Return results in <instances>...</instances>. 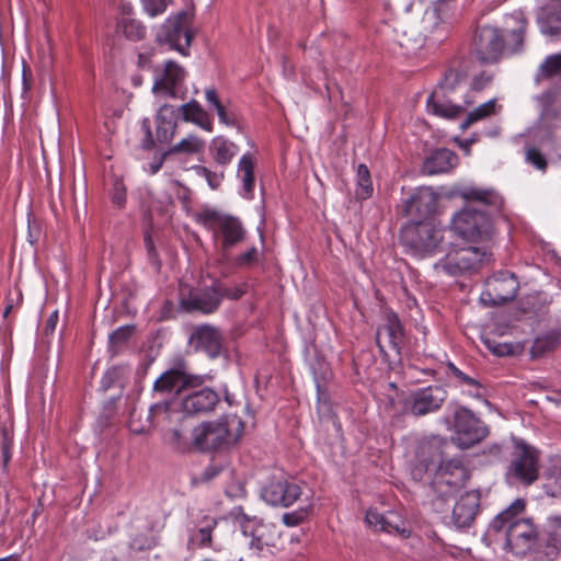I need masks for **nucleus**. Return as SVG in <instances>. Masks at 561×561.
Returning a JSON list of instances; mask_svg holds the SVG:
<instances>
[{"label": "nucleus", "instance_id": "f257e3e1", "mask_svg": "<svg viewBox=\"0 0 561 561\" xmlns=\"http://www.w3.org/2000/svg\"><path fill=\"white\" fill-rule=\"evenodd\" d=\"M489 81V78L476 76L468 89L466 75L455 69L447 70L427 99L428 112L446 119L459 117L473 104L474 93L481 91Z\"/></svg>", "mask_w": 561, "mask_h": 561}, {"label": "nucleus", "instance_id": "f03ea898", "mask_svg": "<svg viewBox=\"0 0 561 561\" xmlns=\"http://www.w3.org/2000/svg\"><path fill=\"white\" fill-rule=\"evenodd\" d=\"M524 510V500L517 499L499 513L489 526L490 533L505 535L506 547L516 556H524L530 551L538 537L531 519L519 517Z\"/></svg>", "mask_w": 561, "mask_h": 561}, {"label": "nucleus", "instance_id": "7ed1b4c3", "mask_svg": "<svg viewBox=\"0 0 561 561\" xmlns=\"http://www.w3.org/2000/svg\"><path fill=\"white\" fill-rule=\"evenodd\" d=\"M244 423L232 415L219 422H204L193 432V444L201 451H211L229 447L242 436Z\"/></svg>", "mask_w": 561, "mask_h": 561}, {"label": "nucleus", "instance_id": "20e7f679", "mask_svg": "<svg viewBox=\"0 0 561 561\" xmlns=\"http://www.w3.org/2000/svg\"><path fill=\"white\" fill-rule=\"evenodd\" d=\"M196 221L220 239V249L225 254L245 238L247 230L237 217L206 209L197 215Z\"/></svg>", "mask_w": 561, "mask_h": 561}, {"label": "nucleus", "instance_id": "39448f33", "mask_svg": "<svg viewBox=\"0 0 561 561\" xmlns=\"http://www.w3.org/2000/svg\"><path fill=\"white\" fill-rule=\"evenodd\" d=\"M450 229L466 241L483 242L493 233V221L486 210L467 206L453 216Z\"/></svg>", "mask_w": 561, "mask_h": 561}, {"label": "nucleus", "instance_id": "423d86ee", "mask_svg": "<svg viewBox=\"0 0 561 561\" xmlns=\"http://www.w3.org/2000/svg\"><path fill=\"white\" fill-rule=\"evenodd\" d=\"M193 38L192 15L186 11L170 15L156 33L158 44L168 45L169 49L176 50L184 57L190 56Z\"/></svg>", "mask_w": 561, "mask_h": 561}, {"label": "nucleus", "instance_id": "0eeeda50", "mask_svg": "<svg viewBox=\"0 0 561 561\" xmlns=\"http://www.w3.org/2000/svg\"><path fill=\"white\" fill-rule=\"evenodd\" d=\"M402 242L415 254H432L443 241V230L433 218L408 224L401 231Z\"/></svg>", "mask_w": 561, "mask_h": 561}, {"label": "nucleus", "instance_id": "6e6552de", "mask_svg": "<svg viewBox=\"0 0 561 561\" xmlns=\"http://www.w3.org/2000/svg\"><path fill=\"white\" fill-rule=\"evenodd\" d=\"M490 256L491 253L485 247L453 248L436 264V268L442 270L447 275L458 276L479 270L489 261Z\"/></svg>", "mask_w": 561, "mask_h": 561}, {"label": "nucleus", "instance_id": "1a4fd4ad", "mask_svg": "<svg viewBox=\"0 0 561 561\" xmlns=\"http://www.w3.org/2000/svg\"><path fill=\"white\" fill-rule=\"evenodd\" d=\"M510 473L525 486L535 483L539 478V451L523 440L516 442Z\"/></svg>", "mask_w": 561, "mask_h": 561}, {"label": "nucleus", "instance_id": "9d476101", "mask_svg": "<svg viewBox=\"0 0 561 561\" xmlns=\"http://www.w3.org/2000/svg\"><path fill=\"white\" fill-rule=\"evenodd\" d=\"M454 430L458 445L470 448L489 435L488 426L468 408L459 407L454 413Z\"/></svg>", "mask_w": 561, "mask_h": 561}, {"label": "nucleus", "instance_id": "9b49d317", "mask_svg": "<svg viewBox=\"0 0 561 561\" xmlns=\"http://www.w3.org/2000/svg\"><path fill=\"white\" fill-rule=\"evenodd\" d=\"M519 288V283L514 273L500 271L485 280L481 300L485 305L501 306L513 300Z\"/></svg>", "mask_w": 561, "mask_h": 561}, {"label": "nucleus", "instance_id": "f8f14e48", "mask_svg": "<svg viewBox=\"0 0 561 561\" xmlns=\"http://www.w3.org/2000/svg\"><path fill=\"white\" fill-rule=\"evenodd\" d=\"M447 399V390L437 385L420 388L410 393L404 402V411L420 417L437 412Z\"/></svg>", "mask_w": 561, "mask_h": 561}, {"label": "nucleus", "instance_id": "ddd939ff", "mask_svg": "<svg viewBox=\"0 0 561 561\" xmlns=\"http://www.w3.org/2000/svg\"><path fill=\"white\" fill-rule=\"evenodd\" d=\"M473 46L476 55L481 62H495L505 48L503 33L494 26H478L473 37Z\"/></svg>", "mask_w": 561, "mask_h": 561}, {"label": "nucleus", "instance_id": "4468645a", "mask_svg": "<svg viewBox=\"0 0 561 561\" xmlns=\"http://www.w3.org/2000/svg\"><path fill=\"white\" fill-rule=\"evenodd\" d=\"M405 341V330L394 311L385 313V322L377 328L376 344L380 354L388 356L387 347L394 353L396 356L401 355V350Z\"/></svg>", "mask_w": 561, "mask_h": 561}, {"label": "nucleus", "instance_id": "2eb2a0df", "mask_svg": "<svg viewBox=\"0 0 561 561\" xmlns=\"http://www.w3.org/2000/svg\"><path fill=\"white\" fill-rule=\"evenodd\" d=\"M185 78V69L176 61L168 60L162 70L156 72L152 91L157 94L176 98Z\"/></svg>", "mask_w": 561, "mask_h": 561}, {"label": "nucleus", "instance_id": "dca6fc26", "mask_svg": "<svg viewBox=\"0 0 561 561\" xmlns=\"http://www.w3.org/2000/svg\"><path fill=\"white\" fill-rule=\"evenodd\" d=\"M300 495L299 484L287 480L273 481L262 492V497L266 503L284 507L293 505Z\"/></svg>", "mask_w": 561, "mask_h": 561}, {"label": "nucleus", "instance_id": "f3484780", "mask_svg": "<svg viewBox=\"0 0 561 561\" xmlns=\"http://www.w3.org/2000/svg\"><path fill=\"white\" fill-rule=\"evenodd\" d=\"M456 195L468 203L478 204L489 214L500 211L503 205L501 195L493 188L466 185L457 188Z\"/></svg>", "mask_w": 561, "mask_h": 561}, {"label": "nucleus", "instance_id": "a211bd4d", "mask_svg": "<svg viewBox=\"0 0 561 561\" xmlns=\"http://www.w3.org/2000/svg\"><path fill=\"white\" fill-rule=\"evenodd\" d=\"M181 306L188 312L198 311L205 314L215 312L219 308V302L213 284L203 289H190L187 295L182 294Z\"/></svg>", "mask_w": 561, "mask_h": 561}, {"label": "nucleus", "instance_id": "6ab92c4d", "mask_svg": "<svg viewBox=\"0 0 561 561\" xmlns=\"http://www.w3.org/2000/svg\"><path fill=\"white\" fill-rule=\"evenodd\" d=\"M466 481V469L458 459L443 461L435 474L434 486L440 491L444 485L448 486V493H454Z\"/></svg>", "mask_w": 561, "mask_h": 561}, {"label": "nucleus", "instance_id": "aec40b11", "mask_svg": "<svg viewBox=\"0 0 561 561\" xmlns=\"http://www.w3.org/2000/svg\"><path fill=\"white\" fill-rule=\"evenodd\" d=\"M219 394L211 388H203L185 396L182 410L187 415H201L211 412L218 404Z\"/></svg>", "mask_w": 561, "mask_h": 561}, {"label": "nucleus", "instance_id": "412c9836", "mask_svg": "<svg viewBox=\"0 0 561 561\" xmlns=\"http://www.w3.org/2000/svg\"><path fill=\"white\" fill-rule=\"evenodd\" d=\"M365 519L367 524L376 530H381L388 534H398L402 537L409 536L404 522L396 512L388 511L386 513H380L376 508H369L366 512Z\"/></svg>", "mask_w": 561, "mask_h": 561}, {"label": "nucleus", "instance_id": "4be33fe9", "mask_svg": "<svg viewBox=\"0 0 561 561\" xmlns=\"http://www.w3.org/2000/svg\"><path fill=\"white\" fill-rule=\"evenodd\" d=\"M191 342L197 351L204 352L210 358H217L222 351V336L220 332L210 327L202 325L194 330Z\"/></svg>", "mask_w": 561, "mask_h": 561}, {"label": "nucleus", "instance_id": "5701e85b", "mask_svg": "<svg viewBox=\"0 0 561 561\" xmlns=\"http://www.w3.org/2000/svg\"><path fill=\"white\" fill-rule=\"evenodd\" d=\"M480 507L479 491H470L462 494L455 503L453 510L454 524L459 528L469 527L474 520Z\"/></svg>", "mask_w": 561, "mask_h": 561}, {"label": "nucleus", "instance_id": "b1692460", "mask_svg": "<svg viewBox=\"0 0 561 561\" xmlns=\"http://www.w3.org/2000/svg\"><path fill=\"white\" fill-rule=\"evenodd\" d=\"M505 26L501 32L504 36L505 48L517 53L523 48L527 20L522 12H515L505 18Z\"/></svg>", "mask_w": 561, "mask_h": 561}, {"label": "nucleus", "instance_id": "393cba45", "mask_svg": "<svg viewBox=\"0 0 561 561\" xmlns=\"http://www.w3.org/2000/svg\"><path fill=\"white\" fill-rule=\"evenodd\" d=\"M437 207V195L428 187L417 190L412 196L405 202V211L409 215L417 214L426 218L435 213Z\"/></svg>", "mask_w": 561, "mask_h": 561}, {"label": "nucleus", "instance_id": "a878e982", "mask_svg": "<svg viewBox=\"0 0 561 561\" xmlns=\"http://www.w3.org/2000/svg\"><path fill=\"white\" fill-rule=\"evenodd\" d=\"M231 516L239 522L241 530L244 536L251 537V545L262 548L265 542L263 541L264 525L255 516L250 517L244 513L241 506H237L231 511Z\"/></svg>", "mask_w": 561, "mask_h": 561}, {"label": "nucleus", "instance_id": "bb28decb", "mask_svg": "<svg viewBox=\"0 0 561 561\" xmlns=\"http://www.w3.org/2000/svg\"><path fill=\"white\" fill-rule=\"evenodd\" d=\"M457 163L458 156L454 151L440 148L426 158L423 164V171L430 175L445 173L454 169Z\"/></svg>", "mask_w": 561, "mask_h": 561}, {"label": "nucleus", "instance_id": "cd10ccee", "mask_svg": "<svg viewBox=\"0 0 561 561\" xmlns=\"http://www.w3.org/2000/svg\"><path fill=\"white\" fill-rule=\"evenodd\" d=\"M538 24L543 34L561 33V0H550L540 9Z\"/></svg>", "mask_w": 561, "mask_h": 561}, {"label": "nucleus", "instance_id": "c85d7f7f", "mask_svg": "<svg viewBox=\"0 0 561 561\" xmlns=\"http://www.w3.org/2000/svg\"><path fill=\"white\" fill-rule=\"evenodd\" d=\"M178 110L173 105L164 104L157 115V140L161 144L169 142L176 130Z\"/></svg>", "mask_w": 561, "mask_h": 561}, {"label": "nucleus", "instance_id": "c756f323", "mask_svg": "<svg viewBox=\"0 0 561 561\" xmlns=\"http://www.w3.org/2000/svg\"><path fill=\"white\" fill-rule=\"evenodd\" d=\"M218 522L215 517L205 515L199 522V526L192 530L188 536L187 545L193 549L211 548L213 533Z\"/></svg>", "mask_w": 561, "mask_h": 561}, {"label": "nucleus", "instance_id": "7c9ffc66", "mask_svg": "<svg viewBox=\"0 0 561 561\" xmlns=\"http://www.w3.org/2000/svg\"><path fill=\"white\" fill-rule=\"evenodd\" d=\"M176 110L178 116L181 114L184 122L193 123L206 131H213V118L196 100H191Z\"/></svg>", "mask_w": 561, "mask_h": 561}, {"label": "nucleus", "instance_id": "2f4dec72", "mask_svg": "<svg viewBox=\"0 0 561 561\" xmlns=\"http://www.w3.org/2000/svg\"><path fill=\"white\" fill-rule=\"evenodd\" d=\"M561 341V329L552 328L547 330L534 340L529 350L531 358H540L545 355L556 351L560 345Z\"/></svg>", "mask_w": 561, "mask_h": 561}, {"label": "nucleus", "instance_id": "473e14b6", "mask_svg": "<svg viewBox=\"0 0 561 561\" xmlns=\"http://www.w3.org/2000/svg\"><path fill=\"white\" fill-rule=\"evenodd\" d=\"M182 366L181 358L174 362L173 367L162 373L153 382V391L159 393H172L175 391L178 394L181 386Z\"/></svg>", "mask_w": 561, "mask_h": 561}, {"label": "nucleus", "instance_id": "72a5a7b5", "mask_svg": "<svg viewBox=\"0 0 561 561\" xmlns=\"http://www.w3.org/2000/svg\"><path fill=\"white\" fill-rule=\"evenodd\" d=\"M545 535L546 545L542 552L549 560H552L561 550V516H551L548 518Z\"/></svg>", "mask_w": 561, "mask_h": 561}, {"label": "nucleus", "instance_id": "f704fd0d", "mask_svg": "<svg viewBox=\"0 0 561 561\" xmlns=\"http://www.w3.org/2000/svg\"><path fill=\"white\" fill-rule=\"evenodd\" d=\"M131 367L127 364L114 365L105 370L101 378V389L106 391L113 387L124 389L130 378Z\"/></svg>", "mask_w": 561, "mask_h": 561}, {"label": "nucleus", "instance_id": "c9c22d12", "mask_svg": "<svg viewBox=\"0 0 561 561\" xmlns=\"http://www.w3.org/2000/svg\"><path fill=\"white\" fill-rule=\"evenodd\" d=\"M209 150L216 163L225 167L238 154L239 147L234 142L219 136L211 140Z\"/></svg>", "mask_w": 561, "mask_h": 561}, {"label": "nucleus", "instance_id": "e433bc0d", "mask_svg": "<svg viewBox=\"0 0 561 561\" xmlns=\"http://www.w3.org/2000/svg\"><path fill=\"white\" fill-rule=\"evenodd\" d=\"M238 176L242 181L243 197L252 198L255 185L254 180V159L251 153H244L238 164Z\"/></svg>", "mask_w": 561, "mask_h": 561}, {"label": "nucleus", "instance_id": "4c0bfd02", "mask_svg": "<svg viewBox=\"0 0 561 561\" xmlns=\"http://www.w3.org/2000/svg\"><path fill=\"white\" fill-rule=\"evenodd\" d=\"M213 287L216 293V296L218 297L219 305L221 304L222 299L239 300L248 291L247 283H242L231 287L228 286L226 283L216 279L213 282Z\"/></svg>", "mask_w": 561, "mask_h": 561}, {"label": "nucleus", "instance_id": "58836bf2", "mask_svg": "<svg viewBox=\"0 0 561 561\" xmlns=\"http://www.w3.org/2000/svg\"><path fill=\"white\" fill-rule=\"evenodd\" d=\"M496 100H490L468 113L466 119L461 123L462 129L469 128L472 124L495 114Z\"/></svg>", "mask_w": 561, "mask_h": 561}, {"label": "nucleus", "instance_id": "ea45409f", "mask_svg": "<svg viewBox=\"0 0 561 561\" xmlns=\"http://www.w3.org/2000/svg\"><path fill=\"white\" fill-rule=\"evenodd\" d=\"M117 30L131 41L142 39L146 35V27L141 22L130 18H123L117 23Z\"/></svg>", "mask_w": 561, "mask_h": 561}, {"label": "nucleus", "instance_id": "a19ab883", "mask_svg": "<svg viewBox=\"0 0 561 561\" xmlns=\"http://www.w3.org/2000/svg\"><path fill=\"white\" fill-rule=\"evenodd\" d=\"M205 148V141L196 135H188L172 146L169 153H198Z\"/></svg>", "mask_w": 561, "mask_h": 561}, {"label": "nucleus", "instance_id": "79ce46f5", "mask_svg": "<svg viewBox=\"0 0 561 561\" xmlns=\"http://www.w3.org/2000/svg\"><path fill=\"white\" fill-rule=\"evenodd\" d=\"M133 325H123L113 331L110 335V352L112 356H116L122 347L128 342L133 332Z\"/></svg>", "mask_w": 561, "mask_h": 561}, {"label": "nucleus", "instance_id": "37998d69", "mask_svg": "<svg viewBox=\"0 0 561 561\" xmlns=\"http://www.w3.org/2000/svg\"><path fill=\"white\" fill-rule=\"evenodd\" d=\"M447 368L450 371V374H453V376L458 379L460 383L467 385L471 388V390H469V394L471 397L478 399L483 397L482 386L478 380L471 378L470 376L461 371L454 363H448Z\"/></svg>", "mask_w": 561, "mask_h": 561}, {"label": "nucleus", "instance_id": "c03bdc74", "mask_svg": "<svg viewBox=\"0 0 561 561\" xmlns=\"http://www.w3.org/2000/svg\"><path fill=\"white\" fill-rule=\"evenodd\" d=\"M357 192L358 198L366 199L373 194V182L370 172L366 164H359L357 168Z\"/></svg>", "mask_w": 561, "mask_h": 561}, {"label": "nucleus", "instance_id": "a18cd8bd", "mask_svg": "<svg viewBox=\"0 0 561 561\" xmlns=\"http://www.w3.org/2000/svg\"><path fill=\"white\" fill-rule=\"evenodd\" d=\"M182 366V377H181V386L179 387V391H184L186 389L198 388L203 386L207 379L206 375H197L192 374L187 369V363L181 358Z\"/></svg>", "mask_w": 561, "mask_h": 561}, {"label": "nucleus", "instance_id": "49530a36", "mask_svg": "<svg viewBox=\"0 0 561 561\" xmlns=\"http://www.w3.org/2000/svg\"><path fill=\"white\" fill-rule=\"evenodd\" d=\"M543 488L548 496L561 497V466L550 468Z\"/></svg>", "mask_w": 561, "mask_h": 561}, {"label": "nucleus", "instance_id": "de8ad7c7", "mask_svg": "<svg viewBox=\"0 0 561 561\" xmlns=\"http://www.w3.org/2000/svg\"><path fill=\"white\" fill-rule=\"evenodd\" d=\"M455 0H438L435 7L437 19L443 23H450L457 15Z\"/></svg>", "mask_w": 561, "mask_h": 561}, {"label": "nucleus", "instance_id": "09e8293b", "mask_svg": "<svg viewBox=\"0 0 561 561\" xmlns=\"http://www.w3.org/2000/svg\"><path fill=\"white\" fill-rule=\"evenodd\" d=\"M193 170L197 175L204 178L207 181L211 190H217L221 185L224 180V172L217 173L204 165H194Z\"/></svg>", "mask_w": 561, "mask_h": 561}, {"label": "nucleus", "instance_id": "8fccbe9b", "mask_svg": "<svg viewBox=\"0 0 561 561\" xmlns=\"http://www.w3.org/2000/svg\"><path fill=\"white\" fill-rule=\"evenodd\" d=\"M543 77L550 78L561 71V51L559 54L548 56L540 66Z\"/></svg>", "mask_w": 561, "mask_h": 561}, {"label": "nucleus", "instance_id": "3c124183", "mask_svg": "<svg viewBox=\"0 0 561 561\" xmlns=\"http://www.w3.org/2000/svg\"><path fill=\"white\" fill-rule=\"evenodd\" d=\"M12 447H13V435L7 430L2 428L0 432V448L2 454V462L5 467L12 457Z\"/></svg>", "mask_w": 561, "mask_h": 561}, {"label": "nucleus", "instance_id": "603ef678", "mask_svg": "<svg viewBox=\"0 0 561 561\" xmlns=\"http://www.w3.org/2000/svg\"><path fill=\"white\" fill-rule=\"evenodd\" d=\"M169 410L170 403L168 401L152 404L149 409V421L151 425L156 426L161 420L164 421L168 416Z\"/></svg>", "mask_w": 561, "mask_h": 561}, {"label": "nucleus", "instance_id": "864d4df0", "mask_svg": "<svg viewBox=\"0 0 561 561\" xmlns=\"http://www.w3.org/2000/svg\"><path fill=\"white\" fill-rule=\"evenodd\" d=\"M147 14L154 18L165 12L171 0H140Z\"/></svg>", "mask_w": 561, "mask_h": 561}, {"label": "nucleus", "instance_id": "5fc2aeb1", "mask_svg": "<svg viewBox=\"0 0 561 561\" xmlns=\"http://www.w3.org/2000/svg\"><path fill=\"white\" fill-rule=\"evenodd\" d=\"M260 253L256 247L250 248L244 253L238 255L234 260V264L238 267H250L259 262Z\"/></svg>", "mask_w": 561, "mask_h": 561}, {"label": "nucleus", "instance_id": "6e6d98bb", "mask_svg": "<svg viewBox=\"0 0 561 561\" xmlns=\"http://www.w3.org/2000/svg\"><path fill=\"white\" fill-rule=\"evenodd\" d=\"M526 159L530 164L536 167L538 170L546 171V169H547L546 157L536 147H531L527 150Z\"/></svg>", "mask_w": 561, "mask_h": 561}, {"label": "nucleus", "instance_id": "4d7b16f0", "mask_svg": "<svg viewBox=\"0 0 561 561\" xmlns=\"http://www.w3.org/2000/svg\"><path fill=\"white\" fill-rule=\"evenodd\" d=\"M488 348L497 356H508L514 353V347L510 343H501L491 340L485 341Z\"/></svg>", "mask_w": 561, "mask_h": 561}, {"label": "nucleus", "instance_id": "13d9d810", "mask_svg": "<svg viewBox=\"0 0 561 561\" xmlns=\"http://www.w3.org/2000/svg\"><path fill=\"white\" fill-rule=\"evenodd\" d=\"M112 203L117 207H124L126 203V190L122 181H115L111 193Z\"/></svg>", "mask_w": 561, "mask_h": 561}, {"label": "nucleus", "instance_id": "bf43d9fd", "mask_svg": "<svg viewBox=\"0 0 561 561\" xmlns=\"http://www.w3.org/2000/svg\"><path fill=\"white\" fill-rule=\"evenodd\" d=\"M144 241H145V247L147 250V255H148L149 262L151 263V265L154 268L160 270L161 261L159 259L158 252L156 250L154 243H153L150 234H146Z\"/></svg>", "mask_w": 561, "mask_h": 561}, {"label": "nucleus", "instance_id": "052dcab7", "mask_svg": "<svg viewBox=\"0 0 561 561\" xmlns=\"http://www.w3.org/2000/svg\"><path fill=\"white\" fill-rule=\"evenodd\" d=\"M222 469L224 468L220 465H216V463H211V465L207 466L199 477V482H202V483L210 482L211 480H214L221 473Z\"/></svg>", "mask_w": 561, "mask_h": 561}, {"label": "nucleus", "instance_id": "680f3d73", "mask_svg": "<svg viewBox=\"0 0 561 561\" xmlns=\"http://www.w3.org/2000/svg\"><path fill=\"white\" fill-rule=\"evenodd\" d=\"M141 129L145 133V139L142 142V147L145 149H151L154 146V140L152 137L151 128H150V122L148 118H145L141 123Z\"/></svg>", "mask_w": 561, "mask_h": 561}, {"label": "nucleus", "instance_id": "e2e57ef3", "mask_svg": "<svg viewBox=\"0 0 561 561\" xmlns=\"http://www.w3.org/2000/svg\"><path fill=\"white\" fill-rule=\"evenodd\" d=\"M219 118V122L221 124H225L227 126H233L236 124V119L233 115L229 114L224 106V104L219 105L217 108H215Z\"/></svg>", "mask_w": 561, "mask_h": 561}, {"label": "nucleus", "instance_id": "0e129e2a", "mask_svg": "<svg viewBox=\"0 0 561 561\" xmlns=\"http://www.w3.org/2000/svg\"><path fill=\"white\" fill-rule=\"evenodd\" d=\"M282 519L286 526L294 527V526L299 525L302 522L304 516L301 513H297V512L285 513L283 515Z\"/></svg>", "mask_w": 561, "mask_h": 561}, {"label": "nucleus", "instance_id": "69168bd1", "mask_svg": "<svg viewBox=\"0 0 561 561\" xmlns=\"http://www.w3.org/2000/svg\"><path fill=\"white\" fill-rule=\"evenodd\" d=\"M205 99L208 105L214 106L215 108L222 104L215 88H207L205 90Z\"/></svg>", "mask_w": 561, "mask_h": 561}, {"label": "nucleus", "instance_id": "338daca9", "mask_svg": "<svg viewBox=\"0 0 561 561\" xmlns=\"http://www.w3.org/2000/svg\"><path fill=\"white\" fill-rule=\"evenodd\" d=\"M57 321H58V312L55 311L49 316V318L47 320V327H49L51 330H54Z\"/></svg>", "mask_w": 561, "mask_h": 561}, {"label": "nucleus", "instance_id": "774afa93", "mask_svg": "<svg viewBox=\"0 0 561 561\" xmlns=\"http://www.w3.org/2000/svg\"><path fill=\"white\" fill-rule=\"evenodd\" d=\"M179 198L183 203L187 204L190 202V199H191V192H190V190L187 187H183V193L181 195H179Z\"/></svg>", "mask_w": 561, "mask_h": 561}]
</instances>
